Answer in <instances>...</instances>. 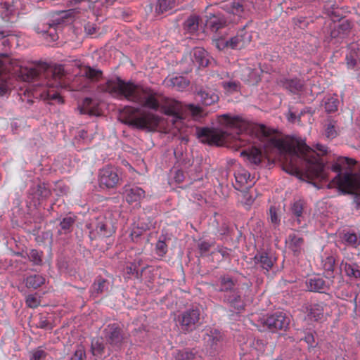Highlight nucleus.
<instances>
[{"mask_svg":"<svg viewBox=\"0 0 360 360\" xmlns=\"http://www.w3.org/2000/svg\"><path fill=\"white\" fill-rule=\"evenodd\" d=\"M244 0H233L231 4V12L235 15H240L244 11Z\"/></svg>","mask_w":360,"mask_h":360,"instance_id":"nucleus-49","label":"nucleus"},{"mask_svg":"<svg viewBox=\"0 0 360 360\" xmlns=\"http://www.w3.org/2000/svg\"><path fill=\"white\" fill-rule=\"evenodd\" d=\"M165 238H164L162 240L160 238L156 243L155 251L156 254L160 256H164L167 252V245L165 243Z\"/></svg>","mask_w":360,"mask_h":360,"instance_id":"nucleus-53","label":"nucleus"},{"mask_svg":"<svg viewBox=\"0 0 360 360\" xmlns=\"http://www.w3.org/2000/svg\"><path fill=\"white\" fill-rule=\"evenodd\" d=\"M307 286L309 291L323 292L329 289V282H326L323 278L314 276L307 281Z\"/></svg>","mask_w":360,"mask_h":360,"instance_id":"nucleus-21","label":"nucleus"},{"mask_svg":"<svg viewBox=\"0 0 360 360\" xmlns=\"http://www.w3.org/2000/svg\"><path fill=\"white\" fill-rule=\"evenodd\" d=\"M20 75L27 82H31L38 77H51L53 81L49 80L48 85L58 86L64 76V68L61 65L51 66L44 63L30 68L20 67Z\"/></svg>","mask_w":360,"mask_h":360,"instance_id":"nucleus-4","label":"nucleus"},{"mask_svg":"<svg viewBox=\"0 0 360 360\" xmlns=\"http://www.w3.org/2000/svg\"><path fill=\"white\" fill-rule=\"evenodd\" d=\"M100 28L96 23L87 22L84 25V30L86 37H93V35L97 34Z\"/></svg>","mask_w":360,"mask_h":360,"instance_id":"nucleus-46","label":"nucleus"},{"mask_svg":"<svg viewBox=\"0 0 360 360\" xmlns=\"http://www.w3.org/2000/svg\"><path fill=\"white\" fill-rule=\"evenodd\" d=\"M45 99L50 101H55L58 103H63L64 102L60 94L54 90H48L45 96Z\"/></svg>","mask_w":360,"mask_h":360,"instance_id":"nucleus-52","label":"nucleus"},{"mask_svg":"<svg viewBox=\"0 0 360 360\" xmlns=\"http://www.w3.org/2000/svg\"><path fill=\"white\" fill-rule=\"evenodd\" d=\"M182 105L180 102L167 99L165 104L160 106V111L167 115L174 116L176 118H181Z\"/></svg>","mask_w":360,"mask_h":360,"instance_id":"nucleus-20","label":"nucleus"},{"mask_svg":"<svg viewBox=\"0 0 360 360\" xmlns=\"http://www.w3.org/2000/svg\"><path fill=\"white\" fill-rule=\"evenodd\" d=\"M323 304H313L310 307L309 316L310 319H313L314 321H319L323 317Z\"/></svg>","mask_w":360,"mask_h":360,"instance_id":"nucleus-40","label":"nucleus"},{"mask_svg":"<svg viewBox=\"0 0 360 360\" xmlns=\"http://www.w3.org/2000/svg\"><path fill=\"white\" fill-rule=\"evenodd\" d=\"M126 201L131 205L140 206L141 200L146 196V192L135 185H125L123 188Z\"/></svg>","mask_w":360,"mask_h":360,"instance_id":"nucleus-16","label":"nucleus"},{"mask_svg":"<svg viewBox=\"0 0 360 360\" xmlns=\"http://www.w3.org/2000/svg\"><path fill=\"white\" fill-rule=\"evenodd\" d=\"M84 357H86L85 350L83 347L81 346L77 348L70 360H83Z\"/></svg>","mask_w":360,"mask_h":360,"instance_id":"nucleus-63","label":"nucleus"},{"mask_svg":"<svg viewBox=\"0 0 360 360\" xmlns=\"http://www.w3.org/2000/svg\"><path fill=\"white\" fill-rule=\"evenodd\" d=\"M28 194L34 200V205L37 206L39 205L43 201L48 200L52 195V192L47 184L40 182L30 188Z\"/></svg>","mask_w":360,"mask_h":360,"instance_id":"nucleus-14","label":"nucleus"},{"mask_svg":"<svg viewBox=\"0 0 360 360\" xmlns=\"http://www.w3.org/2000/svg\"><path fill=\"white\" fill-rule=\"evenodd\" d=\"M305 207L306 202L302 199L295 201L290 206V212L299 225L304 222V210Z\"/></svg>","mask_w":360,"mask_h":360,"instance_id":"nucleus-23","label":"nucleus"},{"mask_svg":"<svg viewBox=\"0 0 360 360\" xmlns=\"http://www.w3.org/2000/svg\"><path fill=\"white\" fill-rule=\"evenodd\" d=\"M201 313L197 307H192L181 313L176 318L183 333H189L198 329L201 325Z\"/></svg>","mask_w":360,"mask_h":360,"instance_id":"nucleus-8","label":"nucleus"},{"mask_svg":"<svg viewBox=\"0 0 360 360\" xmlns=\"http://www.w3.org/2000/svg\"><path fill=\"white\" fill-rule=\"evenodd\" d=\"M86 226L91 230L89 231L91 240H95L97 235L108 238L116 231L112 220L103 214H100L98 217L91 219Z\"/></svg>","mask_w":360,"mask_h":360,"instance_id":"nucleus-7","label":"nucleus"},{"mask_svg":"<svg viewBox=\"0 0 360 360\" xmlns=\"http://www.w3.org/2000/svg\"><path fill=\"white\" fill-rule=\"evenodd\" d=\"M233 229L231 227L230 221L224 219L218 229V232L221 236H231L233 233Z\"/></svg>","mask_w":360,"mask_h":360,"instance_id":"nucleus-45","label":"nucleus"},{"mask_svg":"<svg viewBox=\"0 0 360 360\" xmlns=\"http://www.w3.org/2000/svg\"><path fill=\"white\" fill-rule=\"evenodd\" d=\"M339 100L335 97L328 98L324 104L326 111L328 113L334 112L338 110Z\"/></svg>","mask_w":360,"mask_h":360,"instance_id":"nucleus-44","label":"nucleus"},{"mask_svg":"<svg viewBox=\"0 0 360 360\" xmlns=\"http://www.w3.org/2000/svg\"><path fill=\"white\" fill-rule=\"evenodd\" d=\"M103 71L89 65H84L82 70V77L91 82H97L103 77Z\"/></svg>","mask_w":360,"mask_h":360,"instance_id":"nucleus-28","label":"nucleus"},{"mask_svg":"<svg viewBox=\"0 0 360 360\" xmlns=\"http://www.w3.org/2000/svg\"><path fill=\"white\" fill-rule=\"evenodd\" d=\"M206 25L211 31L217 32L227 25V20L221 13L213 14L208 18Z\"/></svg>","mask_w":360,"mask_h":360,"instance_id":"nucleus-22","label":"nucleus"},{"mask_svg":"<svg viewBox=\"0 0 360 360\" xmlns=\"http://www.w3.org/2000/svg\"><path fill=\"white\" fill-rule=\"evenodd\" d=\"M98 181L101 187L114 188L120 184L121 178L116 168L107 166L100 170Z\"/></svg>","mask_w":360,"mask_h":360,"instance_id":"nucleus-12","label":"nucleus"},{"mask_svg":"<svg viewBox=\"0 0 360 360\" xmlns=\"http://www.w3.org/2000/svg\"><path fill=\"white\" fill-rule=\"evenodd\" d=\"M169 85L178 91H182L190 84V81L183 76H176L172 77L169 80Z\"/></svg>","mask_w":360,"mask_h":360,"instance_id":"nucleus-36","label":"nucleus"},{"mask_svg":"<svg viewBox=\"0 0 360 360\" xmlns=\"http://www.w3.org/2000/svg\"><path fill=\"white\" fill-rule=\"evenodd\" d=\"M292 23L295 27L300 29H305L309 25V22L306 21V17L304 16L293 18Z\"/></svg>","mask_w":360,"mask_h":360,"instance_id":"nucleus-57","label":"nucleus"},{"mask_svg":"<svg viewBox=\"0 0 360 360\" xmlns=\"http://www.w3.org/2000/svg\"><path fill=\"white\" fill-rule=\"evenodd\" d=\"M193 61L200 67H207L210 63L207 51L201 47H196L193 49Z\"/></svg>","mask_w":360,"mask_h":360,"instance_id":"nucleus-27","label":"nucleus"},{"mask_svg":"<svg viewBox=\"0 0 360 360\" xmlns=\"http://www.w3.org/2000/svg\"><path fill=\"white\" fill-rule=\"evenodd\" d=\"M221 339L222 336L220 333L217 330H214V331H211L208 342L210 343L212 347L216 349V347L218 345V343L221 342Z\"/></svg>","mask_w":360,"mask_h":360,"instance_id":"nucleus-51","label":"nucleus"},{"mask_svg":"<svg viewBox=\"0 0 360 360\" xmlns=\"http://www.w3.org/2000/svg\"><path fill=\"white\" fill-rule=\"evenodd\" d=\"M123 122L132 128L153 131L158 127L160 117L151 112L143 111L137 115L126 117Z\"/></svg>","mask_w":360,"mask_h":360,"instance_id":"nucleus-6","label":"nucleus"},{"mask_svg":"<svg viewBox=\"0 0 360 360\" xmlns=\"http://www.w3.org/2000/svg\"><path fill=\"white\" fill-rule=\"evenodd\" d=\"M240 82L236 81L225 82L222 83V86L224 89L231 91L236 92L240 89Z\"/></svg>","mask_w":360,"mask_h":360,"instance_id":"nucleus-56","label":"nucleus"},{"mask_svg":"<svg viewBox=\"0 0 360 360\" xmlns=\"http://www.w3.org/2000/svg\"><path fill=\"white\" fill-rule=\"evenodd\" d=\"M261 324L273 333L278 330L285 331L290 325V318L283 312L277 311L268 314L261 319Z\"/></svg>","mask_w":360,"mask_h":360,"instance_id":"nucleus-10","label":"nucleus"},{"mask_svg":"<svg viewBox=\"0 0 360 360\" xmlns=\"http://www.w3.org/2000/svg\"><path fill=\"white\" fill-rule=\"evenodd\" d=\"M97 90L101 93H109L112 96H122L128 101L155 111L158 110L161 106L157 99L158 94L151 88L136 85L131 82H126L118 77L98 85Z\"/></svg>","mask_w":360,"mask_h":360,"instance_id":"nucleus-2","label":"nucleus"},{"mask_svg":"<svg viewBox=\"0 0 360 360\" xmlns=\"http://www.w3.org/2000/svg\"><path fill=\"white\" fill-rule=\"evenodd\" d=\"M11 31L10 30H3L0 31V39H3L2 45L4 47H9L11 46V39H5L6 37H9L11 35Z\"/></svg>","mask_w":360,"mask_h":360,"instance_id":"nucleus-62","label":"nucleus"},{"mask_svg":"<svg viewBox=\"0 0 360 360\" xmlns=\"http://www.w3.org/2000/svg\"><path fill=\"white\" fill-rule=\"evenodd\" d=\"M29 259L34 265H41L42 264L43 252L36 249H32L27 254Z\"/></svg>","mask_w":360,"mask_h":360,"instance_id":"nucleus-43","label":"nucleus"},{"mask_svg":"<svg viewBox=\"0 0 360 360\" xmlns=\"http://www.w3.org/2000/svg\"><path fill=\"white\" fill-rule=\"evenodd\" d=\"M245 34L246 32L243 28L240 32H238L236 36L230 38L229 40H226L228 44V49L230 48L231 49H236L242 48L245 44Z\"/></svg>","mask_w":360,"mask_h":360,"instance_id":"nucleus-31","label":"nucleus"},{"mask_svg":"<svg viewBox=\"0 0 360 360\" xmlns=\"http://www.w3.org/2000/svg\"><path fill=\"white\" fill-rule=\"evenodd\" d=\"M305 113H309L311 115L313 112H311L310 108H305L300 112L298 115H296L295 112L290 111L287 119L290 123H295V122H297L299 124H300L302 122V116Z\"/></svg>","mask_w":360,"mask_h":360,"instance_id":"nucleus-42","label":"nucleus"},{"mask_svg":"<svg viewBox=\"0 0 360 360\" xmlns=\"http://www.w3.org/2000/svg\"><path fill=\"white\" fill-rule=\"evenodd\" d=\"M109 281L101 276H98L94 280L91 289V294L96 297L108 290Z\"/></svg>","mask_w":360,"mask_h":360,"instance_id":"nucleus-25","label":"nucleus"},{"mask_svg":"<svg viewBox=\"0 0 360 360\" xmlns=\"http://www.w3.org/2000/svg\"><path fill=\"white\" fill-rule=\"evenodd\" d=\"M105 341L112 347L120 349L124 340L122 328L117 323L108 324L103 330Z\"/></svg>","mask_w":360,"mask_h":360,"instance_id":"nucleus-11","label":"nucleus"},{"mask_svg":"<svg viewBox=\"0 0 360 360\" xmlns=\"http://www.w3.org/2000/svg\"><path fill=\"white\" fill-rule=\"evenodd\" d=\"M234 175L236 179L234 187L237 190L241 189L245 184H248V179L250 177V173L245 170L238 171Z\"/></svg>","mask_w":360,"mask_h":360,"instance_id":"nucleus-37","label":"nucleus"},{"mask_svg":"<svg viewBox=\"0 0 360 360\" xmlns=\"http://www.w3.org/2000/svg\"><path fill=\"white\" fill-rule=\"evenodd\" d=\"M219 119L221 124L236 129L238 130V133L246 132L250 134L261 141L266 139L267 143L265 147H273L282 153H288L292 157L304 160V170H300L297 167L291 165L290 169H285L288 173L295 175L301 180L307 181L318 188L321 187L317 183L313 182L314 180L328 181V178L325 171V165L319 155L306 143H304L298 145L297 147H294L282 139L271 137L275 133V130L267 128L264 124L246 123L238 116L231 117L228 114H224Z\"/></svg>","mask_w":360,"mask_h":360,"instance_id":"nucleus-1","label":"nucleus"},{"mask_svg":"<svg viewBox=\"0 0 360 360\" xmlns=\"http://www.w3.org/2000/svg\"><path fill=\"white\" fill-rule=\"evenodd\" d=\"M213 245H214L213 243H210L208 241H205V240L200 241L198 244V248L200 255H203L206 254L207 252H209L211 247H212Z\"/></svg>","mask_w":360,"mask_h":360,"instance_id":"nucleus-58","label":"nucleus"},{"mask_svg":"<svg viewBox=\"0 0 360 360\" xmlns=\"http://www.w3.org/2000/svg\"><path fill=\"white\" fill-rule=\"evenodd\" d=\"M78 110L82 115H89V116H99L98 103L91 98L86 97L83 99L81 105H79Z\"/></svg>","mask_w":360,"mask_h":360,"instance_id":"nucleus-19","label":"nucleus"},{"mask_svg":"<svg viewBox=\"0 0 360 360\" xmlns=\"http://www.w3.org/2000/svg\"><path fill=\"white\" fill-rule=\"evenodd\" d=\"M240 155L246 157L248 161L252 165H259L262 162V150L255 147H252L249 150H244L241 151Z\"/></svg>","mask_w":360,"mask_h":360,"instance_id":"nucleus-26","label":"nucleus"},{"mask_svg":"<svg viewBox=\"0 0 360 360\" xmlns=\"http://www.w3.org/2000/svg\"><path fill=\"white\" fill-rule=\"evenodd\" d=\"M26 304L30 308H36L40 304V300L34 295H29L26 297Z\"/></svg>","mask_w":360,"mask_h":360,"instance_id":"nucleus-59","label":"nucleus"},{"mask_svg":"<svg viewBox=\"0 0 360 360\" xmlns=\"http://www.w3.org/2000/svg\"><path fill=\"white\" fill-rule=\"evenodd\" d=\"M0 14L1 18L6 22L11 20V18L14 15L15 10L13 3L7 1L1 3Z\"/></svg>","mask_w":360,"mask_h":360,"instance_id":"nucleus-32","label":"nucleus"},{"mask_svg":"<svg viewBox=\"0 0 360 360\" xmlns=\"http://www.w3.org/2000/svg\"><path fill=\"white\" fill-rule=\"evenodd\" d=\"M270 219L271 222L275 225H278L280 223V219L277 214V209L275 206H271L269 208Z\"/></svg>","mask_w":360,"mask_h":360,"instance_id":"nucleus-61","label":"nucleus"},{"mask_svg":"<svg viewBox=\"0 0 360 360\" xmlns=\"http://www.w3.org/2000/svg\"><path fill=\"white\" fill-rule=\"evenodd\" d=\"M196 134L202 143L217 146L223 145L229 136L227 131L208 127L197 128Z\"/></svg>","mask_w":360,"mask_h":360,"instance_id":"nucleus-9","label":"nucleus"},{"mask_svg":"<svg viewBox=\"0 0 360 360\" xmlns=\"http://www.w3.org/2000/svg\"><path fill=\"white\" fill-rule=\"evenodd\" d=\"M79 13V11L78 10V8H75L72 9H68L66 11H60L61 18L60 19L58 20L57 24H60L61 22H63L65 19L68 18H72L75 16L76 14Z\"/></svg>","mask_w":360,"mask_h":360,"instance_id":"nucleus-48","label":"nucleus"},{"mask_svg":"<svg viewBox=\"0 0 360 360\" xmlns=\"http://www.w3.org/2000/svg\"><path fill=\"white\" fill-rule=\"evenodd\" d=\"M44 283L45 278L39 274L31 275L25 279V285L28 288L37 289Z\"/></svg>","mask_w":360,"mask_h":360,"instance_id":"nucleus-33","label":"nucleus"},{"mask_svg":"<svg viewBox=\"0 0 360 360\" xmlns=\"http://www.w3.org/2000/svg\"><path fill=\"white\" fill-rule=\"evenodd\" d=\"M76 221V217H66L60 222V233L67 234L72 231L73 225Z\"/></svg>","mask_w":360,"mask_h":360,"instance_id":"nucleus-38","label":"nucleus"},{"mask_svg":"<svg viewBox=\"0 0 360 360\" xmlns=\"http://www.w3.org/2000/svg\"><path fill=\"white\" fill-rule=\"evenodd\" d=\"M356 53L351 51L346 56L347 65L349 68H354L356 65Z\"/></svg>","mask_w":360,"mask_h":360,"instance_id":"nucleus-60","label":"nucleus"},{"mask_svg":"<svg viewBox=\"0 0 360 360\" xmlns=\"http://www.w3.org/2000/svg\"><path fill=\"white\" fill-rule=\"evenodd\" d=\"M289 248L293 252V255L299 256L304 245V238L292 233L289 236Z\"/></svg>","mask_w":360,"mask_h":360,"instance_id":"nucleus-29","label":"nucleus"},{"mask_svg":"<svg viewBox=\"0 0 360 360\" xmlns=\"http://www.w3.org/2000/svg\"><path fill=\"white\" fill-rule=\"evenodd\" d=\"M253 261L255 265H259L262 270L266 271L265 273L269 272L275 262L265 250L258 252L253 257Z\"/></svg>","mask_w":360,"mask_h":360,"instance_id":"nucleus-18","label":"nucleus"},{"mask_svg":"<svg viewBox=\"0 0 360 360\" xmlns=\"http://www.w3.org/2000/svg\"><path fill=\"white\" fill-rule=\"evenodd\" d=\"M357 163L356 160L340 156L331 164L330 169L337 173L335 177L328 184L330 188L337 186L338 189L345 194L354 195V202L356 207H360V181H357L353 173V167Z\"/></svg>","mask_w":360,"mask_h":360,"instance_id":"nucleus-3","label":"nucleus"},{"mask_svg":"<svg viewBox=\"0 0 360 360\" xmlns=\"http://www.w3.org/2000/svg\"><path fill=\"white\" fill-rule=\"evenodd\" d=\"M237 280H234L228 274L221 275L219 278V289L220 292H229L224 297V302L238 311L245 309L240 290L236 288Z\"/></svg>","mask_w":360,"mask_h":360,"instance_id":"nucleus-5","label":"nucleus"},{"mask_svg":"<svg viewBox=\"0 0 360 360\" xmlns=\"http://www.w3.org/2000/svg\"><path fill=\"white\" fill-rule=\"evenodd\" d=\"M200 17L191 15L183 23V29L189 34H194L198 30Z\"/></svg>","mask_w":360,"mask_h":360,"instance_id":"nucleus-30","label":"nucleus"},{"mask_svg":"<svg viewBox=\"0 0 360 360\" xmlns=\"http://www.w3.org/2000/svg\"><path fill=\"white\" fill-rule=\"evenodd\" d=\"M335 259L333 256H328L323 262V269L325 277L328 279L334 278V269H335Z\"/></svg>","mask_w":360,"mask_h":360,"instance_id":"nucleus-35","label":"nucleus"},{"mask_svg":"<svg viewBox=\"0 0 360 360\" xmlns=\"http://www.w3.org/2000/svg\"><path fill=\"white\" fill-rule=\"evenodd\" d=\"M196 94L200 97L202 104L205 105H211L217 103L219 100V95L212 90L200 88Z\"/></svg>","mask_w":360,"mask_h":360,"instance_id":"nucleus-24","label":"nucleus"},{"mask_svg":"<svg viewBox=\"0 0 360 360\" xmlns=\"http://www.w3.org/2000/svg\"><path fill=\"white\" fill-rule=\"evenodd\" d=\"M326 136L330 139H334L338 136L336 130V122L330 120L326 128Z\"/></svg>","mask_w":360,"mask_h":360,"instance_id":"nucleus-50","label":"nucleus"},{"mask_svg":"<svg viewBox=\"0 0 360 360\" xmlns=\"http://www.w3.org/2000/svg\"><path fill=\"white\" fill-rule=\"evenodd\" d=\"M14 76L7 70L6 65L0 60V96L9 94L14 86Z\"/></svg>","mask_w":360,"mask_h":360,"instance_id":"nucleus-15","label":"nucleus"},{"mask_svg":"<svg viewBox=\"0 0 360 360\" xmlns=\"http://www.w3.org/2000/svg\"><path fill=\"white\" fill-rule=\"evenodd\" d=\"M46 356V353L41 349H37L32 353L30 360H41Z\"/></svg>","mask_w":360,"mask_h":360,"instance_id":"nucleus-64","label":"nucleus"},{"mask_svg":"<svg viewBox=\"0 0 360 360\" xmlns=\"http://www.w3.org/2000/svg\"><path fill=\"white\" fill-rule=\"evenodd\" d=\"M343 239L347 245L356 247L359 245L358 237L354 233H347L344 235Z\"/></svg>","mask_w":360,"mask_h":360,"instance_id":"nucleus-54","label":"nucleus"},{"mask_svg":"<svg viewBox=\"0 0 360 360\" xmlns=\"http://www.w3.org/2000/svg\"><path fill=\"white\" fill-rule=\"evenodd\" d=\"M91 349L94 355H101L104 352L105 346L102 342L96 340V341H92Z\"/></svg>","mask_w":360,"mask_h":360,"instance_id":"nucleus-55","label":"nucleus"},{"mask_svg":"<svg viewBox=\"0 0 360 360\" xmlns=\"http://www.w3.org/2000/svg\"><path fill=\"white\" fill-rule=\"evenodd\" d=\"M344 270L346 275L349 278L355 279L360 278V269L358 264L345 263Z\"/></svg>","mask_w":360,"mask_h":360,"instance_id":"nucleus-41","label":"nucleus"},{"mask_svg":"<svg viewBox=\"0 0 360 360\" xmlns=\"http://www.w3.org/2000/svg\"><path fill=\"white\" fill-rule=\"evenodd\" d=\"M176 0H158L155 6V13L158 15L162 14L176 6Z\"/></svg>","mask_w":360,"mask_h":360,"instance_id":"nucleus-34","label":"nucleus"},{"mask_svg":"<svg viewBox=\"0 0 360 360\" xmlns=\"http://www.w3.org/2000/svg\"><path fill=\"white\" fill-rule=\"evenodd\" d=\"M37 327L45 330H52L53 326L52 323L48 320L46 316H44L42 314H39Z\"/></svg>","mask_w":360,"mask_h":360,"instance_id":"nucleus-47","label":"nucleus"},{"mask_svg":"<svg viewBox=\"0 0 360 360\" xmlns=\"http://www.w3.org/2000/svg\"><path fill=\"white\" fill-rule=\"evenodd\" d=\"M352 29V22L347 19H342L338 23L334 22L333 25L330 26V37L337 42H342L350 34Z\"/></svg>","mask_w":360,"mask_h":360,"instance_id":"nucleus-13","label":"nucleus"},{"mask_svg":"<svg viewBox=\"0 0 360 360\" xmlns=\"http://www.w3.org/2000/svg\"><path fill=\"white\" fill-rule=\"evenodd\" d=\"M198 352L195 349H183L179 350L176 355V360H195Z\"/></svg>","mask_w":360,"mask_h":360,"instance_id":"nucleus-39","label":"nucleus"},{"mask_svg":"<svg viewBox=\"0 0 360 360\" xmlns=\"http://www.w3.org/2000/svg\"><path fill=\"white\" fill-rule=\"evenodd\" d=\"M279 84L284 89L290 91L292 94H296L304 90V81L298 77H285L280 79Z\"/></svg>","mask_w":360,"mask_h":360,"instance_id":"nucleus-17","label":"nucleus"}]
</instances>
